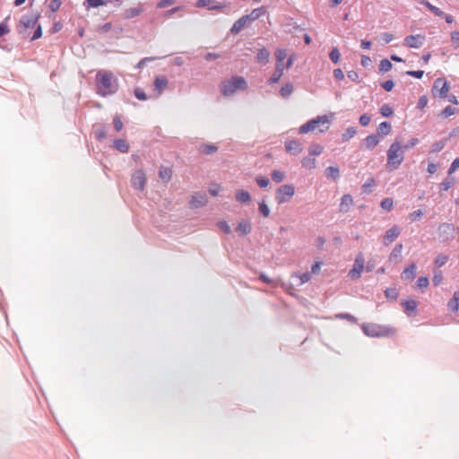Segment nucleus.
I'll return each instance as SVG.
<instances>
[{
    "mask_svg": "<svg viewBox=\"0 0 459 459\" xmlns=\"http://www.w3.org/2000/svg\"><path fill=\"white\" fill-rule=\"evenodd\" d=\"M447 308L455 314L459 313V290L455 291L453 297L448 300Z\"/></svg>",
    "mask_w": 459,
    "mask_h": 459,
    "instance_id": "obj_14",
    "label": "nucleus"
},
{
    "mask_svg": "<svg viewBox=\"0 0 459 459\" xmlns=\"http://www.w3.org/2000/svg\"><path fill=\"white\" fill-rule=\"evenodd\" d=\"M456 112H457V109H456L455 108H454V107H452V106H447L446 108H445L441 111L440 115H441L443 117L446 118V117H450V116L455 115Z\"/></svg>",
    "mask_w": 459,
    "mask_h": 459,
    "instance_id": "obj_38",
    "label": "nucleus"
},
{
    "mask_svg": "<svg viewBox=\"0 0 459 459\" xmlns=\"http://www.w3.org/2000/svg\"><path fill=\"white\" fill-rule=\"evenodd\" d=\"M370 117L367 114H364L360 116L359 117V123L362 126H367L370 122Z\"/></svg>",
    "mask_w": 459,
    "mask_h": 459,
    "instance_id": "obj_60",
    "label": "nucleus"
},
{
    "mask_svg": "<svg viewBox=\"0 0 459 459\" xmlns=\"http://www.w3.org/2000/svg\"><path fill=\"white\" fill-rule=\"evenodd\" d=\"M329 118L326 115L318 116L317 117L309 120L306 124L302 125L299 132V134H307L309 132L319 129L321 133L327 131L329 128Z\"/></svg>",
    "mask_w": 459,
    "mask_h": 459,
    "instance_id": "obj_4",
    "label": "nucleus"
},
{
    "mask_svg": "<svg viewBox=\"0 0 459 459\" xmlns=\"http://www.w3.org/2000/svg\"><path fill=\"white\" fill-rule=\"evenodd\" d=\"M174 1L173 0H160L158 4H157V7L158 8H166L168 6H170L171 4H173Z\"/></svg>",
    "mask_w": 459,
    "mask_h": 459,
    "instance_id": "obj_58",
    "label": "nucleus"
},
{
    "mask_svg": "<svg viewBox=\"0 0 459 459\" xmlns=\"http://www.w3.org/2000/svg\"><path fill=\"white\" fill-rule=\"evenodd\" d=\"M236 199L239 203H248L251 200V196L247 191L238 190L236 193Z\"/></svg>",
    "mask_w": 459,
    "mask_h": 459,
    "instance_id": "obj_28",
    "label": "nucleus"
},
{
    "mask_svg": "<svg viewBox=\"0 0 459 459\" xmlns=\"http://www.w3.org/2000/svg\"><path fill=\"white\" fill-rule=\"evenodd\" d=\"M454 184L453 178H446L440 184V189L442 191H447Z\"/></svg>",
    "mask_w": 459,
    "mask_h": 459,
    "instance_id": "obj_47",
    "label": "nucleus"
},
{
    "mask_svg": "<svg viewBox=\"0 0 459 459\" xmlns=\"http://www.w3.org/2000/svg\"><path fill=\"white\" fill-rule=\"evenodd\" d=\"M416 275V265L414 264L409 265L404 269L402 273V277L405 279L412 280Z\"/></svg>",
    "mask_w": 459,
    "mask_h": 459,
    "instance_id": "obj_25",
    "label": "nucleus"
},
{
    "mask_svg": "<svg viewBox=\"0 0 459 459\" xmlns=\"http://www.w3.org/2000/svg\"><path fill=\"white\" fill-rule=\"evenodd\" d=\"M380 205L384 210L390 211V210H392L393 205H394L393 199L392 198H385L382 200Z\"/></svg>",
    "mask_w": 459,
    "mask_h": 459,
    "instance_id": "obj_43",
    "label": "nucleus"
},
{
    "mask_svg": "<svg viewBox=\"0 0 459 459\" xmlns=\"http://www.w3.org/2000/svg\"><path fill=\"white\" fill-rule=\"evenodd\" d=\"M375 184L374 178H368V181L362 186L364 192H369L370 187Z\"/></svg>",
    "mask_w": 459,
    "mask_h": 459,
    "instance_id": "obj_63",
    "label": "nucleus"
},
{
    "mask_svg": "<svg viewBox=\"0 0 459 459\" xmlns=\"http://www.w3.org/2000/svg\"><path fill=\"white\" fill-rule=\"evenodd\" d=\"M402 306L406 313L413 312L417 308V302L413 299L402 302Z\"/></svg>",
    "mask_w": 459,
    "mask_h": 459,
    "instance_id": "obj_30",
    "label": "nucleus"
},
{
    "mask_svg": "<svg viewBox=\"0 0 459 459\" xmlns=\"http://www.w3.org/2000/svg\"><path fill=\"white\" fill-rule=\"evenodd\" d=\"M293 91V85L290 82L283 84L280 90V93L283 98L289 97Z\"/></svg>",
    "mask_w": 459,
    "mask_h": 459,
    "instance_id": "obj_33",
    "label": "nucleus"
},
{
    "mask_svg": "<svg viewBox=\"0 0 459 459\" xmlns=\"http://www.w3.org/2000/svg\"><path fill=\"white\" fill-rule=\"evenodd\" d=\"M356 134V129L354 127H349L342 134V138L343 142H347Z\"/></svg>",
    "mask_w": 459,
    "mask_h": 459,
    "instance_id": "obj_35",
    "label": "nucleus"
},
{
    "mask_svg": "<svg viewBox=\"0 0 459 459\" xmlns=\"http://www.w3.org/2000/svg\"><path fill=\"white\" fill-rule=\"evenodd\" d=\"M295 194V187L292 185H282L275 192V200L279 204L290 201Z\"/></svg>",
    "mask_w": 459,
    "mask_h": 459,
    "instance_id": "obj_6",
    "label": "nucleus"
},
{
    "mask_svg": "<svg viewBox=\"0 0 459 459\" xmlns=\"http://www.w3.org/2000/svg\"><path fill=\"white\" fill-rule=\"evenodd\" d=\"M247 88V83L242 76H233L220 85L221 94L226 97L233 95L238 91H245Z\"/></svg>",
    "mask_w": 459,
    "mask_h": 459,
    "instance_id": "obj_2",
    "label": "nucleus"
},
{
    "mask_svg": "<svg viewBox=\"0 0 459 459\" xmlns=\"http://www.w3.org/2000/svg\"><path fill=\"white\" fill-rule=\"evenodd\" d=\"M272 178L276 183H281L285 178V174L283 171L281 170H273L272 172Z\"/></svg>",
    "mask_w": 459,
    "mask_h": 459,
    "instance_id": "obj_36",
    "label": "nucleus"
},
{
    "mask_svg": "<svg viewBox=\"0 0 459 459\" xmlns=\"http://www.w3.org/2000/svg\"><path fill=\"white\" fill-rule=\"evenodd\" d=\"M353 204V199L351 195H344L341 199L340 211L342 212H348L351 206Z\"/></svg>",
    "mask_w": 459,
    "mask_h": 459,
    "instance_id": "obj_15",
    "label": "nucleus"
},
{
    "mask_svg": "<svg viewBox=\"0 0 459 459\" xmlns=\"http://www.w3.org/2000/svg\"><path fill=\"white\" fill-rule=\"evenodd\" d=\"M143 12V8L142 4H139L136 7L128 8L125 12V18L131 19L140 15Z\"/></svg>",
    "mask_w": 459,
    "mask_h": 459,
    "instance_id": "obj_20",
    "label": "nucleus"
},
{
    "mask_svg": "<svg viewBox=\"0 0 459 459\" xmlns=\"http://www.w3.org/2000/svg\"><path fill=\"white\" fill-rule=\"evenodd\" d=\"M450 86L445 78H437L435 80L432 87L433 96H438L441 99L447 97Z\"/></svg>",
    "mask_w": 459,
    "mask_h": 459,
    "instance_id": "obj_7",
    "label": "nucleus"
},
{
    "mask_svg": "<svg viewBox=\"0 0 459 459\" xmlns=\"http://www.w3.org/2000/svg\"><path fill=\"white\" fill-rule=\"evenodd\" d=\"M426 37L423 34L410 35L404 39V43L411 48H419L425 42Z\"/></svg>",
    "mask_w": 459,
    "mask_h": 459,
    "instance_id": "obj_10",
    "label": "nucleus"
},
{
    "mask_svg": "<svg viewBox=\"0 0 459 459\" xmlns=\"http://www.w3.org/2000/svg\"><path fill=\"white\" fill-rule=\"evenodd\" d=\"M406 74H408L410 76H412V77H415V78H418V79H420V78H422V76L424 74V71H421V70H419V71H407Z\"/></svg>",
    "mask_w": 459,
    "mask_h": 459,
    "instance_id": "obj_57",
    "label": "nucleus"
},
{
    "mask_svg": "<svg viewBox=\"0 0 459 459\" xmlns=\"http://www.w3.org/2000/svg\"><path fill=\"white\" fill-rule=\"evenodd\" d=\"M114 146L117 151L123 153H126L129 151L127 143L123 139L115 140Z\"/></svg>",
    "mask_w": 459,
    "mask_h": 459,
    "instance_id": "obj_26",
    "label": "nucleus"
},
{
    "mask_svg": "<svg viewBox=\"0 0 459 459\" xmlns=\"http://www.w3.org/2000/svg\"><path fill=\"white\" fill-rule=\"evenodd\" d=\"M284 65L283 64H276L275 71L269 79V83H276L280 81L281 77L283 74Z\"/></svg>",
    "mask_w": 459,
    "mask_h": 459,
    "instance_id": "obj_18",
    "label": "nucleus"
},
{
    "mask_svg": "<svg viewBox=\"0 0 459 459\" xmlns=\"http://www.w3.org/2000/svg\"><path fill=\"white\" fill-rule=\"evenodd\" d=\"M394 86V83L392 80L385 81L382 83V87L386 91H391L393 90Z\"/></svg>",
    "mask_w": 459,
    "mask_h": 459,
    "instance_id": "obj_62",
    "label": "nucleus"
},
{
    "mask_svg": "<svg viewBox=\"0 0 459 459\" xmlns=\"http://www.w3.org/2000/svg\"><path fill=\"white\" fill-rule=\"evenodd\" d=\"M37 22H38V16H36V15L24 16L22 19V23L26 28L34 27L36 25Z\"/></svg>",
    "mask_w": 459,
    "mask_h": 459,
    "instance_id": "obj_27",
    "label": "nucleus"
},
{
    "mask_svg": "<svg viewBox=\"0 0 459 459\" xmlns=\"http://www.w3.org/2000/svg\"><path fill=\"white\" fill-rule=\"evenodd\" d=\"M258 210L264 217H268L270 214V209L264 202L259 203Z\"/></svg>",
    "mask_w": 459,
    "mask_h": 459,
    "instance_id": "obj_46",
    "label": "nucleus"
},
{
    "mask_svg": "<svg viewBox=\"0 0 459 459\" xmlns=\"http://www.w3.org/2000/svg\"><path fill=\"white\" fill-rule=\"evenodd\" d=\"M270 56V53L264 48H260L257 52L256 59L260 63H267Z\"/></svg>",
    "mask_w": 459,
    "mask_h": 459,
    "instance_id": "obj_31",
    "label": "nucleus"
},
{
    "mask_svg": "<svg viewBox=\"0 0 459 459\" xmlns=\"http://www.w3.org/2000/svg\"><path fill=\"white\" fill-rule=\"evenodd\" d=\"M132 186L138 189L143 190L146 184V176L143 169L136 170L131 178Z\"/></svg>",
    "mask_w": 459,
    "mask_h": 459,
    "instance_id": "obj_9",
    "label": "nucleus"
},
{
    "mask_svg": "<svg viewBox=\"0 0 459 459\" xmlns=\"http://www.w3.org/2000/svg\"><path fill=\"white\" fill-rule=\"evenodd\" d=\"M220 191H221V186H220L219 185H216V184H215V185L211 186H210V188H209V193H210L212 195H213V196L218 195H219V193H220Z\"/></svg>",
    "mask_w": 459,
    "mask_h": 459,
    "instance_id": "obj_61",
    "label": "nucleus"
},
{
    "mask_svg": "<svg viewBox=\"0 0 459 459\" xmlns=\"http://www.w3.org/2000/svg\"><path fill=\"white\" fill-rule=\"evenodd\" d=\"M364 262L363 254L359 253L355 258L352 269L349 272V275L352 279H358L360 277V274L364 269Z\"/></svg>",
    "mask_w": 459,
    "mask_h": 459,
    "instance_id": "obj_8",
    "label": "nucleus"
},
{
    "mask_svg": "<svg viewBox=\"0 0 459 459\" xmlns=\"http://www.w3.org/2000/svg\"><path fill=\"white\" fill-rule=\"evenodd\" d=\"M302 165L306 169H312L316 168V160L311 158H304L302 160Z\"/></svg>",
    "mask_w": 459,
    "mask_h": 459,
    "instance_id": "obj_41",
    "label": "nucleus"
},
{
    "mask_svg": "<svg viewBox=\"0 0 459 459\" xmlns=\"http://www.w3.org/2000/svg\"><path fill=\"white\" fill-rule=\"evenodd\" d=\"M429 279L427 277H420L417 281V286L419 288H427L429 286Z\"/></svg>",
    "mask_w": 459,
    "mask_h": 459,
    "instance_id": "obj_53",
    "label": "nucleus"
},
{
    "mask_svg": "<svg viewBox=\"0 0 459 459\" xmlns=\"http://www.w3.org/2000/svg\"><path fill=\"white\" fill-rule=\"evenodd\" d=\"M458 168H459V158H456L452 162V164L449 168V170H448V174H450V175L453 174Z\"/></svg>",
    "mask_w": 459,
    "mask_h": 459,
    "instance_id": "obj_59",
    "label": "nucleus"
},
{
    "mask_svg": "<svg viewBox=\"0 0 459 459\" xmlns=\"http://www.w3.org/2000/svg\"><path fill=\"white\" fill-rule=\"evenodd\" d=\"M206 202L207 200L205 195L201 194H195V195L192 196L190 204L193 207H199L204 205Z\"/></svg>",
    "mask_w": 459,
    "mask_h": 459,
    "instance_id": "obj_22",
    "label": "nucleus"
},
{
    "mask_svg": "<svg viewBox=\"0 0 459 459\" xmlns=\"http://www.w3.org/2000/svg\"><path fill=\"white\" fill-rule=\"evenodd\" d=\"M134 96L140 100H147V95L146 93L144 92V91L141 88H136L134 90Z\"/></svg>",
    "mask_w": 459,
    "mask_h": 459,
    "instance_id": "obj_52",
    "label": "nucleus"
},
{
    "mask_svg": "<svg viewBox=\"0 0 459 459\" xmlns=\"http://www.w3.org/2000/svg\"><path fill=\"white\" fill-rule=\"evenodd\" d=\"M403 251V245L397 244L394 248L393 249L392 253L390 254L389 259L390 260H396L399 259L402 255Z\"/></svg>",
    "mask_w": 459,
    "mask_h": 459,
    "instance_id": "obj_34",
    "label": "nucleus"
},
{
    "mask_svg": "<svg viewBox=\"0 0 459 459\" xmlns=\"http://www.w3.org/2000/svg\"><path fill=\"white\" fill-rule=\"evenodd\" d=\"M248 22H249V20L247 19V17L246 15L242 16L241 18H239L238 21H236L234 22L233 26L230 29V31L233 34L238 33L246 26V24Z\"/></svg>",
    "mask_w": 459,
    "mask_h": 459,
    "instance_id": "obj_17",
    "label": "nucleus"
},
{
    "mask_svg": "<svg viewBox=\"0 0 459 459\" xmlns=\"http://www.w3.org/2000/svg\"><path fill=\"white\" fill-rule=\"evenodd\" d=\"M323 150H324L323 146H321L319 144H312L309 147V153L313 156L320 155L323 152Z\"/></svg>",
    "mask_w": 459,
    "mask_h": 459,
    "instance_id": "obj_40",
    "label": "nucleus"
},
{
    "mask_svg": "<svg viewBox=\"0 0 459 459\" xmlns=\"http://www.w3.org/2000/svg\"><path fill=\"white\" fill-rule=\"evenodd\" d=\"M448 260V256L446 255H438L436 259H435V264L437 266V267H441L443 265L446 264V263L447 262Z\"/></svg>",
    "mask_w": 459,
    "mask_h": 459,
    "instance_id": "obj_42",
    "label": "nucleus"
},
{
    "mask_svg": "<svg viewBox=\"0 0 459 459\" xmlns=\"http://www.w3.org/2000/svg\"><path fill=\"white\" fill-rule=\"evenodd\" d=\"M287 56V52L285 49L279 48L275 51L276 64H283V60Z\"/></svg>",
    "mask_w": 459,
    "mask_h": 459,
    "instance_id": "obj_37",
    "label": "nucleus"
},
{
    "mask_svg": "<svg viewBox=\"0 0 459 459\" xmlns=\"http://www.w3.org/2000/svg\"><path fill=\"white\" fill-rule=\"evenodd\" d=\"M325 175L328 178L337 179L340 177V170L337 167H328L325 169Z\"/></svg>",
    "mask_w": 459,
    "mask_h": 459,
    "instance_id": "obj_32",
    "label": "nucleus"
},
{
    "mask_svg": "<svg viewBox=\"0 0 459 459\" xmlns=\"http://www.w3.org/2000/svg\"><path fill=\"white\" fill-rule=\"evenodd\" d=\"M366 335L370 337H386L394 335L396 331L389 325H382L377 324H368L362 327Z\"/></svg>",
    "mask_w": 459,
    "mask_h": 459,
    "instance_id": "obj_5",
    "label": "nucleus"
},
{
    "mask_svg": "<svg viewBox=\"0 0 459 459\" xmlns=\"http://www.w3.org/2000/svg\"><path fill=\"white\" fill-rule=\"evenodd\" d=\"M329 56H330V59L332 60L333 63L336 64L340 61V58H341V54L338 50L337 48H333L330 54H329Z\"/></svg>",
    "mask_w": 459,
    "mask_h": 459,
    "instance_id": "obj_39",
    "label": "nucleus"
},
{
    "mask_svg": "<svg viewBox=\"0 0 459 459\" xmlns=\"http://www.w3.org/2000/svg\"><path fill=\"white\" fill-rule=\"evenodd\" d=\"M169 80L165 75H158L153 82L154 91L158 95H160L168 87Z\"/></svg>",
    "mask_w": 459,
    "mask_h": 459,
    "instance_id": "obj_11",
    "label": "nucleus"
},
{
    "mask_svg": "<svg viewBox=\"0 0 459 459\" xmlns=\"http://www.w3.org/2000/svg\"><path fill=\"white\" fill-rule=\"evenodd\" d=\"M391 124L385 121V122H382L379 124L378 127H377V135H382V136H385V135H388L391 132Z\"/></svg>",
    "mask_w": 459,
    "mask_h": 459,
    "instance_id": "obj_23",
    "label": "nucleus"
},
{
    "mask_svg": "<svg viewBox=\"0 0 459 459\" xmlns=\"http://www.w3.org/2000/svg\"><path fill=\"white\" fill-rule=\"evenodd\" d=\"M218 227L223 230L226 234H230L231 232V229L230 225L226 221L218 222Z\"/></svg>",
    "mask_w": 459,
    "mask_h": 459,
    "instance_id": "obj_54",
    "label": "nucleus"
},
{
    "mask_svg": "<svg viewBox=\"0 0 459 459\" xmlns=\"http://www.w3.org/2000/svg\"><path fill=\"white\" fill-rule=\"evenodd\" d=\"M62 4L61 0H51L49 2L48 7L54 13L56 12Z\"/></svg>",
    "mask_w": 459,
    "mask_h": 459,
    "instance_id": "obj_50",
    "label": "nucleus"
},
{
    "mask_svg": "<svg viewBox=\"0 0 459 459\" xmlns=\"http://www.w3.org/2000/svg\"><path fill=\"white\" fill-rule=\"evenodd\" d=\"M403 147L399 142L393 143L387 151V163L389 169H396L404 160Z\"/></svg>",
    "mask_w": 459,
    "mask_h": 459,
    "instance_id": "obj_3",
    "label": "nucleus"
},
{
    "mask_svg": "<svg viewBox=\"0 0 459 459\" xmlns=\"http://www.w3.org/2000/svg\"><path fill=\"white\" fill-rule=\"evenodd\" d=\"M428 104V98L426 95L420 97L417 107L420 109H423Z\"/></svg>",
    "mask_w": 459,
    "mask_h": 459,
    "instance_id": "obj_55",
    "label": "nucleus"
},
{
    "mask_svg": "<svg viewBox=\"0 0 459 459\" xmlns=\"http://www.w3.org/2000/svg\"><path fill=\"white\" fill-rule=\"evenodd\" d=\"M103 4H105V2L103 0H87L88 8H95Z\"/></svg>",
    "mask_w": 459,
    "mask_h": 459,
    "instance_id": "obj_51",
    "label": "nucleus"
},
{
    "mask_svg": "<svg viewBox=\"0 0 459 459\" xmlns=\"http://www.w3.org/2000/svg\"><path fill=\"white\" fill-rule=\"evenodd\" d=\"M286 151L293 155H297L302 152L301 143L296 140H289L285 142Z\"/></svg>",
    "mask_w": 459,
    "mask_h": 459,
    "instance_id": "obj_13",
    "label": "nucleus"
},
{
    "mask_svg": "<svg viewBox=\"0 0 459 459\" xmlns=\"http://www.w3.org/2000/svg\"><path fill=\"white\" fill-rule=\"evenodd\" d=\"M251 231V224L248 221H241L238 222L236 232L240 236H246L249 234Z\"/></svg>",
    "mask_w": 459,
    "mask_h": 459,
    "instance_id": "obj_16",
    "label": "nucleus"
},
{
    "mask_svg": "<svg viewBox=\"0 0 459 459\" xmlns=\"http://www.w3.org/2000/svg\"><path fill=\"white\" fill-rule=\"evenodd\" d=\"M380 113L383 117H390L393 115L394 111L392 107L387 104H385L380 108Z\"/></svg>",
    "mask_w": 459,
    "mask_h": 459,
    "instance_id": "obj_45",
    "label": "nucleus"
},
{
    "mask_svg": "<svg viewBox=\"0 0 459 459\" xmlns=\"http://www.w3.org/2000/svg\"><path fill=\"white\" fill-rule=\"evenodd\" d=\"M400 234V229L397 226H394L389 229L383 238V242L385 246L390 245Z\"/></svg>",
    "mask_w": 459,
    "mask_h": 459,
    "instance_id": "obj_12",
    "label": "nucleus"
},
{
    "mask_svg": "<svg viewBox=\"0 0 459 459\" xmlns=\"http://www.w3.org/2000/svg\"><path fill=\"white\" fill-rule=\"evenodd\" d=\"M213 3H214V0H198L196 2V6L197 7H208L210 10L221 9L224 7V5H222L221 4L213 5L212 4Z\"/></svg>",
    "mask_w": 459,
    "mask_h": 459,
    "instance_id": "obj_21",
    "label": "nucleus"
},
{
    "mask_svg": "<svg viewBox=\"0 0 459 459\" xmlns=\"http://www.w3.org/2000/svg\"><path fill=\"white\" fill-rule=\"evenodd\" d=\"M296 277L300 280V284H304L310 280V274L308 273L297 274Z\"/></svg>",
    "mask_w": 459,
    "mask_h": 459,
    "instance_id": "obj_56",
    "label": "nucleus"
},
{
    "mask_svg": "<svg viewBox=\"0 0 459 459\" xmlns=\"http://www.w3.org/2000/svg\"><path fill=\"white\" fill-rule=\"evenodd\" d=\"M451 40L456 47H459V31H453L451 33Z\"/></svg>",
    "mask_w": 459,
    "mask_h": 459,
    "instance_id": "obj_64",
    "label": "nucleus"
},
{
    "mask_svg": "<svg viewBox=\"0 0 459 459\" xmlns=\"http://www.w3.org/2000/svg\"><path fill=\"white\" fill-rule=\"evenodd\" d=\"M379 143V136L377 134H370L364 140V144L367 149L372 150Z\"/></svg>",
    "mask_w": 459,
    "mask_h": 459,
    "instance_id": "obj_19",
    "label": "nucleus"
},
{
    "mask_svg": "<svg viewBox=\"0 0 459 459\" xmlns=\"http://www.w3.org/2000/svg\"><path fill=\"white\" fill-rule=\"evenodd\" d=\"M265 13L264 7L254 9L250 14L246 15L249 22L255 21Z\"/></svg>",
    "mask_w": 459,
    "mask_h": 459,
    "instance_id": "obj_29",
    "label": "nucleus"
},
{
    "mask_svg": "<svg viewBox=\"0 0 459 459\" xmlns=\"http://www.w3.org/2000/svg\"><path fill=\"white\" fill-rule=\"evenodd\" d=\"M255 181L260 187H266L270 183L269 179L264 176L257 177Z\"/></svg>",
    "mask_w": 459,
    "mask_h": 459,
    "instance_id": "obj_48",
    "label": "nucleus"
},
{
    "mask_svg": "<svg viewBox=\"0 0 459 459\" xmlns=\"http://www.w3.org/2000/svg\"><path fill=\"white\" fill-rule=\"evenodd\" d=\"M98 93L103 97L114 94L118 89V84L114 74L109 71H100L97 74Z\"/></svg>",
    "mask_w": 459,
    "mask_h": 459,
    "instance_id": "obj_1",
    "label": "nucleus"
},
{
    "mask_svg": "<svg viewBox=\"0 0 459 459\" xmlns=\"http://www.w3.org/2000/svg\"><path fill=\"white\" fill-rule=\"evenodd\" d=\"M159 176L164 182H169L172 177V169L169 167H161L159 171Z\"/></svg>",
    "mask_w": 459,
    "mask_h": 459,
    "instance_id": "obj_24",
    "label": "nucleus"
},
{
    "mask_svg": "<svg viewBox=\"0 0 459 459\" xmlns=\"http://www.w3.org/2000/svg\"><path fill=\"white\" fill-rule=\"evenodd\" d=\"M423 216V212L421 210H417L410 213L409 218L411 221H416L421 219Z\"/></svg>",
    "mask_w": 459,
    "mask_h": 459,
    "instance_id": "obj_49",
    "label": "nucleus"
},
{
    "mask_svg": "<svg viewBox=\"0 0 459 459\" xmlns=\"http://www.w3.org/2000/svg\"><path fill=\"white\" fill-rule=\"evenodd\" d=\"M380 70L382 72H388L392 69L393 67V65L392 63L388 60V59H383L381 62H380Z\"/></svg>",
    "mask_w": 459,
    "mask_h": 459,
    "instance_id": "obj_44",
    "label": "nucleus"
}]
</instances>
